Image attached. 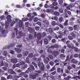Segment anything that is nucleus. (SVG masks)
Masks as SVG:
<instances>
[{
    "mask_svg": "<svg viewBox=\"0 0 80 80\" xmlns=\"http://www.w3.org/2000/svg\"><path fill=\"white\" fill-rule=\"evenodd\" d=\"M46 11L48 13H50L51 12V9H47V10H46Z\"/></svg>",
    "mask_w": 80,
    "mask_h": 80,
    "instance_id": "nucleus-41",
    "label": "nucleus"
},
{
    "mask_svg": "<svg viewBox=\"0 0 80 80\" xmlns=\"http://www.w3.org/2000/svg\"><path fill=\"white\" fill-rule=\"evenodd\" d=\"M38 18L37 17H35L33 19V21L35 22H36L37 21H38Z\"/></svg>",
    "mask_w": 80,
    "mask_h": 80,
    "instance_id": "nucleus-21",
    "label": "nucleus"
},
{
    "mask_svg": "<svg viewBox=\"0 0 80 80\" xmlns=\"http://www.w3.org/2000/svg\"><path fill=\"white\" fill-rule=\"evenodd\" d=\"M22 56V55L21 54H18L17 57L20 58Z\"/></svg>",
    "mask_w": 80,
    "mask_h": 80,
    "instance_id": "nucleus-42",
    "label": "nucleus"
},
{
    "mask_svg": "<svg viewBox=\"0 0 80 80\" xmlns=\"http://www.w3.org/2000/svg\"><path fill=\"white\" fill-rule=\"evenodd\" d=\"M78 56V55L77 54L74 55V57L75 58H77Z\"/></svg>",
    "mask_w": 80,
    "mask_h": 80,
    "instance_id": "nucleus-57",
    "label": "nucleus"
},
{
    "mask_svg": "<svg viewBox=\"0 0 80 80\" xmlns=\"http://www.w3.org/2000/svg\"><path fill=\"white\" fill-rule=\"evenodd\" d=\"M48 57L50 58L51 59H52L53 58V56H52V55H49L48 56Z\"/></svg>",
    "mask_w": 80,
    "mask_h": 80,
    "instance_id": "nucleus-45",
    "label": "nucleus"
},
{
    "mask_svg": "<svg viewBox=\"0 0 80 80\" xmlns=\"http://www.w3.org/2000/svg\"><path fill=\"white\" fill-rule=\"evenodd\" d=\"M68 20H67L66 21H65L64 23V25L65 26H67L68 25Z\"/></svg>",
    "mask_w": 80,
    "mask_h": 80,
    "instance_id": "nucleus-17",
    "label": "nucleus"
},
{
    "mask_svg": "<svg viewBox=\"0 0 80 80\" xmlns=\"http://www.w3.org/2000/svg\"><path fill=\"white\" fill-rule=\"evenodd\" d=\"M46 35H47V34L44 32H43L42 33V35H41L42 36V37L46 36Z\"/></svg>",
    "mask_w": 80,
    "mask_h": 80,
    "instance_id": "nucleus-35",
    "label": "nucleus"
},
{
    "mask_svg": "<svg viewBox=\"0 0 80 80\" xmlns=\"http://www.w3.org/2000/svg\"><path fill=\"white\" fill-rule=\"evenodd\" d=\"M19 26L21 28L23 26V23H22V20H20L19 21Z\"/></svg>",
    "mask_w": 80,
    "mask_h": 80,
    "instance_id": "nucleus-8",
    "label": "nucleus"
},
{
    "mask_svg": "<svg viewBox=\"0 0 80 80\" xmlns=\"http://www.w3.org/2000/svg\"><path fill=\"white\" fill-rule=\"evenodd\" d=\"M5 33V30H3L2 31V34H4Z\"/></svg>",
    "mask_w": 80,
    "mask_h": 80,
    "instance_id": "nucleus-52",
    "label": "nucleus"
},
{
    "mask_svg": "<svg viewBox=\"0 0 80 80\" xmlns=\"http://www.w3.org/2000/svg\"><path fill=\"white\" fill-rule=\"evenodd\" d=\"M67 44L68 45V47L69 48H71L72 49H73L74 48V47L73 46H72L71 47L70 46V41H68L67 42Z\"/></svg>",
    "mask_w": 80,
    "mask_h": 80,
    "instance_id": "nucleus-2",
    "label": "nucleus"
},
{
    "mask_svg": "<svg viewBox=\"0 0 80 80\" xmlns=\"http://www.w3.org/2000/svg\"><path fill=\"white\" fill-rule=\"evenodd\" d=\"M44 62L46 64H48V61L47 60L45 59L44 60Z\"/></svg>",
    "mask_w": 80,
    "mask_h": 80,
    "instance_id": "nucleus-43",
    "label": "nucleus"
},
{
    "mask_svg": "<svg viewBox=\"0 0 80 80\" xmlns=\"http://www.w3.org/2000/svg\"><path fill=\"white\" fill-rule=\"evenodd\" d=\"M73 7V5H70V6H67V8H66L67 10H70V8H72Z\"/></svg>",
    "mask_w": 80,
    "mask_h": 80,
    "instance_id": "nucleus-10",
    "label": "nucleus"
},
{
    "mask_svg": "<svg viewBox=\"0 0 80 80\" xmlns=\"http://www.w3.org/2000/svg\"><path fill=\"white\" fill-rule=\"evenodd\" d=\"M0 19H1V20H2L3 19H5V16H2L0 17Z\"/></svg>",
    "mask_w": 80,
    "mask_h": 80,
    "instance_id": "nucleus-30",
    "label": "nucleus"
},
{
    "mask_svg": "<svg viewBox=\"0 0 80 80\" xmlns=\"http://www.w3.org/2000/svg\"><path fill=\"white\" fill-rule=\"evenodd\" d=\"M30 67H31V68L33 70H34L35 69L34 67L33 66H32V65H30Z\"/></svg>",
    "mask_w": 80,
    "mask_h": 80,
    "instance_id": "nucleus-53",
    "label": "nucleus"
},
{
    "mask_svg": "<svg viewBox=\"0 0 80 80\" xmlns=\"http://www.w3.org/2000/svg\"><path fill=\"white\" fill-rule=\"evenodd\" d=\"M68 29H69V30L71 31H72L73 30V28L71 27H69L68 28Z\"/></svg>",
    "mask_w": 80,
    "mask_h": 80,
    "instance_id": "nucleus-27",
    "label": "nucleus"
},
{
    "mask_svg": "<svg viewBox=\"0 0 80 80\" xmlns=\"http://www.w3.org/2000/svg\"><path fill=\"white\" fill-rule=\"evenodd\" d=\"M68 38H69V40H72L73 39L72 37V36H68Z\"/></svg>",
    "mask_w": 80,
    "mask_h": 80,
    "instance_id": "nucleus-33",
    "label": "nucleus"
},
{
    "mask_svg": "<svg viewBox=\"0 0 80 80\" xmlns=\"http://www.w3.org/2000/svg\"><path fill=\"white\" fill-rule=\"evenodd\" d=\"M56 73V71H53V72H51V74L53 75H54Z\"/></svg>",
    "mask_w": 80,
    "mask_h": 80,
    "instance_id": "nucleus-46",
    "label": "nucleus"
},
{
    "mask_svg": "<svg viewBox=\"0 0 80 80\" xmlns=\"http://www.w3.org/2000/svg\"><path fill=\"white\" fill-rule=\"evenodd\" d=\"M22 20L23 21H26L28 20V18H27L26 19H24V18L22 19Z\"/></svg>",
    "mask_w": 80,
    "mask_h": 80,
    "instance_id": "nucleus-32",
    "label": "nucleus"
},
{
    "mask_svg": "<svg viewBox=\"0 0 80 80\" xmlns=\"http://www.w3.org/2000/svg\"><path fill=\"white\" fill-rule=\"evenodd\" d=\"M56 41L54 39H52V43H55Z\"/></svg>",
    "mask_w": 80,
    "mask_h": 80,
    "instance_id": "nucleus-50",
    "label": "nucleus"
},
{
    "mask_svg": "<svg viewBox=\"0 0 80 80\" xmlns=\"http://www.w3.org/2000/svg\"><path fill=\"white\" fill-rule=\"evenodd\" d=\"M49 32L50 33H52V29L51 28H49Z\"/></svg>",
    "mask_w": 80,
    "mask_h": 80,
    "instance_id": "nucleus-15",
    "label": "nucleus"
},
{
    "mask_svg": "<svg viewBox=\"0 0 80 80\" xmlns=\"http://www.w3.org/2000/svg\"><path fill=\"white\" fill-rule=\"evenodd\" d=\"M59 29V27H56L55 28H54L53 29L54 30H58Z\"/></svg>",
    "mask_w": 80,
    "mask_h": 80,
    "instance_id": "nucleus-26",
    "label": "nucleus"
},
{
    "mask_svg": "<svg viewBox=\"0 0 80 80\" xmlns=\"http://www.w3.org/2000/svg\"><path fill=\"white\" fill-rule=\"evenodd\" d=\"M59 54L58 51H54L53 52V55L55 57L57 56Z\"/></svg>",
    "mask_w": 80,
    "mask_h": 80,
    "instance_id": "nucleus-3",
    "label": "nucleus"
},
{
    "mask_svg": "<svg viewBox=\"0 0 80 80\" xmlns=\"http://www.w3.org/2000/svg\"><path fill=\"white\" fill-rule=\"evenodd\" d=\"M54 14L55 15L58 16L59 15V12L57 11H55L53 12Z\"/></svg>",
    "mask_w": 80,
    "mask_h": 80,
    "instance_id": "nucleus-13",
    "label": "nucleus"
},
{
    "mask_svg": "<svg viewBox=\"0 0 80 80\" xmlns=\"http://www.w3.org/2000/svg\"><path fill=\"white\" fill-rule=\"evenodd\" d=\"M62 2H63L62 0H59V4H61L62 3Z\"/></svg>",
    "mask_w": 80,
    "mask_h": 80,
    "instance_id": "nucleus-40",
    "label": "nucleus"
},
{
    "mask_svg": "<svg viewBox=\"0 0 80 80\" xmlns=\"http://www.w3.org/2000/svg\"><path fill=\"white\" fill-rule=\"evenodd\" d=\"M14 30L16 31V35H17V31H18V29H17V28H15Z\"/></svg>",
    "mask_w": 80,
    "mask_h": 80,
    "instance_id": "nucleus-51",
    "label": "nucleus"
},
{
    "mask_svg": "<svg viewBox=\"0 0 80 80\" xmlns=\"http://www.w3.org/2000/svg\"><path fill=\"white\" fill-rule=\"evenodd\" d=\"M14 49L17 53H21L22 51L21 49L17 48H15Z\"/></svg>",
    "mask_w": 80,
    "mask_h": 80,
    "instance_id": "nucleus-6",
    "label": "nucleus"
},
{
    "mask_svg": "<svg viewBox=\"0 0 80 80\" xmlns=\"http://www.w3.org/2000/svg\"><path fill=\"white\" fill-rule=\"evenodd\" d=\"M49 64L52 66L54 64V63L52 62H49Z\"/></svg>",
    "mask_w": 80,
    "mask_h": 80,
    "instance_id": "nucleus-29",
    "label": "nucleus"
},
{
    "mask_svg": "<svg viewBox=\"0 0 80 80\" xmlns=\"http://www.w3.org/2000/svg\"><path fill=\"white\" fill-rule=\"evenodd\" d=\"M35 75H30V78H32L33 79H35L36 78V77H38V74L37 73H35Z\"/></svg>",
    "mask_w": 80,
    "mask_h": 80,
    "instance_id": "nucleus-1",
    "label": "nucleus"
},
{
    "mask_svg": "<svg viewBox=\"0 0 80 80\" xmlns=\"http://www.w3.org/2000/svg\"><path fill=\"white\" fill-rule=\"evenodd\" d=\"M35 28L36 30H38L40 29V27L38 26H36L35 27Z\"/></svg>",
    "mask_w": 80,
    "mask_h": 80,
    "instance_id": "nucleus-19",
    "label": "nucleus"
},
{
    "mask_svg": "<svg viewBox=\"0 0 80 80\" xmlns=\"http://www.w3.org/2000/svg\"><path fill=\"white\" fill-rule=\"evenodd\" d=\"M78 63V61L77 60H76L74 62H72V63H74V64H76Z\"/></svg>",
    "mask_w": 80,
    "mask_h": 80,
    "instance_id": "nucleus-62",
    "label": "nucleus"
},
{
    "mask_svg": "<svg viewBox=\"0 0 80 80\" xmlns=\"http://www.w3.org/2000/svg\"><path fill=\"white\" fill-rule=\"evenodd\" d=\"M45 8H48V5L47 4H46L44 6Z\"/></svg>",
    "mask_w": 80,
    "mask_h": 80,
    "instance_id": "nucleus-49",
    "label": "nucleus"
},
{
    "mask_svg": "<svg viewBox=\"0 0 80 80\" xmlns=\"http://www.w3.org/2000/svg\"><path fill=\"white\" fill-rule=\"evenodd\" d=\"M54 19L55 20L57 21L58 20V17H57L55 16L54 17Z\"/></svg>",
    "mask_w": 80,
    "mask_h": 80,
    "instance_id": "nucleus-48",
    "label": "nucleus"
},
{
    "mask_svg": "<svg viewBox=\"0 0 80 80\" xmlns=\"http://www.w3.org/2000/svg\"><path fill=\"white\" fill-rule=\"evenodd\" d=\"M29 38L30 39H32V36L31 35H29Z\"/></svg>",
    "mask_w": 80,
    "mask_h": 80,
    "instance_id": "nucleus-55",
    "label": "nucleus"
},
{
    "mask_svg": "<svg viewBox=\"0 0 80 80\" xmlns=\"http://www.w3.org/2000/svg\"><path fill=\"white\" fill-rule=\"evenodd\" d=\"M16 7L17 8H21V6L20 5H16Z\"/></svg>",
    "mask_w": 80,
    "mask_h": 80,
    "instance_id": "nucleus-38",
    "label": "nucleus"
},
{
    "mask_svg": "<svg viewBox=\"0 0 80 80\" xmlns=\"http://www.w3.org/2000/svg\"><path fill=\"white\" fill-rule=\"evenodd\" d=\"M11 62L14 63H16L18 62V60L15 58H12L11 59Z\"/></svg>",
    "mask_w": 80,
    "mask_h": 80,
    "instance_id": "nucleus-5",
    "label": "nucleus"
},
{
    "mask_svg": "<svg viewBox=\"0 0 80 80\" xmlns=\"http://www.w3.org/2000/svg\"><path fill=\"white\" fill-rule=\"evenodd\" d=\"M60 57L61 58H62L64 57H65V56L63 54H61L60 55Z\"/></svg>",
    "mask_w": 80,
    "mask_h": 80,
    "instance_id": "nucleus-28",
    "label": "nucleus"
},
{
    "mask_svg": "<svg viewBox=\"0 0 80 80\" xmlns=\"http://www.w3.org/2000/svg\"><path fill=\"white\" fill-rule=\"evenodd\" d=\"M44 43L45 44H47L48 43V41L47 39H45L44 40Z\"/></svg>",
    "mask_w": 80,
    "mask_h": 80,
    "instance_id": "nucleus-12",
    "label": "nucleus"
},
{
    "mask_svg": "<svg viewBox=\"0 0 80 80\" xmlns=\"http://www.w3.org/2000/svg\"><path fill=\"white\" fill-rule=\"evenodd\" d=\"M1 80H6V78L3 77H2L1 78Z\"/></svg>",
    "mask_w": 80,
    "mask_h": 80,
    "instance_id": "nucleus-64",
    "label": "nucleus"
},
{
    "mask_svg": "<svg viewBox=\"0 0 80 80\" xmlns=\"http://www.w3.org/2000/svg\"><path fill=\"white\" fill-rule=\"evenodd\" d=\"M71 21H73L75 20V18H74L73 17H72L70 19Z\"/></svg>",
    "mask_w": 80,
    "mask_h": 80,
    "instance_id": "nucleus-39",
    "label": "nucleus"
},
{
    "mask_svg": "<svg viewBox=\"0 0 80 80\" xmlns=\"http://www.w3.org/2000/svg\"><path fill=\"white\" fill-rule=\"evenodd\" d=\"M72 3H71L70 4V5H69V4H66V3H65L64 4H63V6L64 7H66V6H70L71 5H72Z\"/></svg>",
    "mask_w": 80,
    "mask_h": 80,
    "instance_id": "nucleus-14",
    "label": "nucleus"
},
{
    "mask_svg": "<svg viewBox=\"0 0 80 80\" xmlns=\"http://www.w3.org/2000/svg\"><path fill=\"white\" fill-rule=\"evenodd\" d=\"M33 56V54L32 53H31L29 55L28 57H30V58H32V57Z\"/></svg>",
    "mask_w": 80,
    "mask_h": 80,
    "instance_id": "nucleus-44",
    "label": "nucleus"
},
{
    "mask_svg": "<svg viewBox=\"0 0 80 80\" xmlns=\"http://www.w3.org/2000/svg\"><path fill=\"white\" fill-rule=\"evenodd\" d=\"M59 12L61 13H62L63 12V10L61 8L59 9Z\"/></svg>",
    "mask_w": 80,
    "mask_h": 80,
    "instance_id": "nucleus-34",
    "label": "nucleus"
},
{
    "mask_svg": "<svg viewBox=\"0 0 80 80\" xmlns=\"http://www.w3.org/2000/svg\"><path fill=\"white\" fill-rule=\"evenodd\" d=\"M36 24L38 25H39V26L41 25V22H38L37 23H36Z\"/></svg>",
    "mask_w": 80,
    "mask_h": 80,
    "instance_id": "nucleus-47",
    "label": "nucleus"
},
{
    "mask_svg": "<svg viewBox=\"0 0 80 80\" xmlns=\"http://www.w3.org/2000/svg\"><path fill=\"white\" fill-rule=\"evenodd\" d=\"M47 52L48 53L51 54L52 53V51L50 49H48L47 50Z\"/></svg>",
    "mask_w": 80,
    "mask_h": 80,
    "instance_id": "nucleus-22",
    "label": "nucleus"
},
{
    "mask_svg": "<svg viewBox=\"0 0 80 80\" xmlns=\"http://www.w3.org/2000/svg\"><path fill=\"white\" fill-rule=\"evenodd\" d=\"M49 7L51 8H52L53 9H54V7L52 4L50 5V6H49Z\"/></svg>",
    "mask_w": 80,
    "mask_h": 80,
    "instance_id": "nucleus-36",
    "label": "nucleus"
},
{
    "mask_svg": "<svg viewBox=\"0 0 80 80\" xmlns=\"http://www.w3.org/2000/svg\"><path fill=\"white\" fill-rule=\"evenodd\" d=\"M37 38L38 40H40L41 39V34H40V33L38 34Z\"/></svg>",
    "mask_w": 80,
    "mask_h": 80,
    "instance_id": "nucleus-11",
    "label": "nucleus"
},
{
    "mask_svg": "<svg viewBox=\"0 0 80 80\" xmlns=\"http://www.w3.org/2000/svg\"><path fill=\"white\" fill-rule=\"evenodd\" d=\"M11 16L8 15L7 16V21L8 22H11Z\"/></svg>",
    "mask_w": 80,
    "mask_h": 80,
    "instance_id": "nucleus-4",
    "label": "nucleus"
},
{
    "mask_svg": "<svg viewBox=\"0 0 80 80\" xmlns=\"http://www.w3.org/2000/svg\"><path fill=\"white\" fill-rule=\"evenodd\" d=\"M55 69H56L55 66H54V67L53 68H52L51 69L50 71L51 72H52L53 71L55 70Z\"/></svg>",
    "mask_w": 80,
    "mask_h": 80,
    "instance_id": "nucleus-18",
    "label": "nucleus"
},
{
    "mask_svg": "<svg viewBox=\"0 0 80 80\" xmlns=\"http://www.w3.org/2000/svg\"><path fill=\"white\" fill-rule=\"evenodd\" d=\"M54 45L55 47V48H57L58 47V46L57 44H55Z\"/></svg>",
    "mask_w": 80,
    "mask_h": 80,
    "instance_id": "nucleus-58",
    "label": "nucleus"
},
{
    "mask_svg": "<svg viewBox=\"0 0 80 80\" xmlns=\"http://www.w3.org/2000/svg\"><path fill=\"white\" fill-rule=\"evenodd\" d=\"M59 21L61 22L63 21L64 20V18L62 17H61L58 19Z\"/></svg>",
    "mask_w": 80,
    "mask_h": 80,
    "instance_id": "nucleus-9",
    "label": "nucleus"
},
{
    "mask_svg": "<svg viewBox=\"0 0 80 80\" xmlns=\"http://www.w3.org/2000/svg\"><path fill=\"white\" fill-rule=\"evenodd\" d=\"M52 4H53V5L55 6H57L58 4L57 2H53Z\"/></svg>",
    "mask_w": 80,
    "mask_h": 80,
    "instance_id": "nucleus-25",
    "label": "nucleus"
},
{
    "mask_svg": "<svg viewBox=\"0 0 80 80\" xmlns=\"http://www.w3.org/2000/svg\"><path fill=\"white\" fill-rule=\"evenodd\" d=\"M29 54V52L27 51H23V55L24 56H27V55Z\"/></svg>",
    "mask_w": 80,
    "mask_h": 80,
    "instance_id": "nucleus-7",
    "label": "nucleus"
},
{
    "mask_svg": "<svg viewBox=\"0 0 80 80\" xmlns=\"http://www.w3.org/2000/svg\"><path fill=\"white\" fill-rule=\"evenodd\" d=\"M40 69L42 71H44V65H43V66L41 67L40 68Z\"/></svg>",
    "mask_w": 80,
    "mask_h": 80,
    "instance_id": "nucleus-20",
    "label": "nucleus"
},
{
    "mask_svg": "<svg viewBox=\"0 0 80 80\" xmlns=\"http://www.w3.org/2000/svg\"><path fill=\"white\" fill-rule=\"evenodd\" d=\"M65 50L64 49H62L61 50V52L62 53H64Z\"/></svg>",
    "mask_w": 80,
    "mask_h": 80,
    "instance_id": "nucleus-54",
    "label": "nucleus"
},
{
    "mask_svg": "<svg viewBox=\"0 0 80 80\" xmlns=\"http://www.w3.org/2000/svg\"><path fill=\"white\" fill-rule=\"evenodd\" d=\"M51 24L52 26H55L56 25L55 22L52 21L51 22Z\"/></svg>",
    "mask_w": 80,
    "mask_h": 80,
    "instance_id": "nucleus-24",
    "label": "nucleus"
},
{
    "mask_svg": "<svg viewBox=\"0 0 80 80\" xmlns=\"http://www.w3.org/2000/svg\"><path fill=\"white\" fill-rule=\"evenodd\" d=\"M59 27H60L62 29H63V26L61 24L59 25Z\"/></svg>",
    "mask_w": 80,
    "mask_h": 80,
    "instance_id": "nucleus-61",
    "label": "nucleus"
},
{
    "mask_svg": "<svg viewBox=\"0 0 80 80\" xmlns=\"http://www.w3.org/2000/svg\"><path fill=\"white\" fill-rule=\"evenodd\" d=\"M57 72H61V69L60 68H57Z\"/></svg>",
    "mask_w": 80,
    "mask_h": 80,
    "instance_id": "nucleus-23",
    "label": "nucleus"
},
{
    "mask_svg": "<svg viewBox=\"0 0 80 80\" xmlns=\"http://www.w3.org/2000/svg\"><path fill=\"white\" fill-rule=\"evenodd\" d=\"M3 54L4 56H6L8 54L7 51H4Z\"/></svg>",
    "mask_w": 80,
    "mask_h": 80,
    "instance_id": "nucleus-16",
    "label": "nucleus"
},
{
    "mask_svg": "<svg viewBox=\"0 0 80 80\" xmlns=\"http://www.w3.org/2000/svg\"><path fill=\"white\" fill-rule=\"evenodd\" d=\"M74 29L75 30H76L78 28V25H75L73 26Z\"/></svg>",
    "mask_w": 80,
    "mask_h": 80,
    "instance_id": "nucleus-31",
    "label": "nucleus"
},
{
    "mask_svg": "<svg viewBox=\"0 0 80 80\" xmlns=\"http://www.w3.org/2000/svg\"><path fill=\"white\" fill-rule=\"evenodd\" d=\"M33 14L35 16H37V14L36 12H33Z\"/></svg>",
    "mask_w": 80,
    "mask_h": 80,
    "instance_id": "nucleus-63",
    "label": "nucleus"
},
{
    "mask_svg": "<svg viewBox=\"0 0 80 80\" xmlns=\"http://www.w3.org/2000/svg\"><path fill=\"white\" fill-rule=\"evenodd\" d=\"M74 50L76 51H78V49L77 48H75Z\"/></svg>",
    "mask_w": 80,
    "mask_h": 80,
    "instance_id": "nucleus-56",
    "label": "nucleus"
},
{
    "mask_svg": "<svg viewBox=\"0 0 80 80\" xmlns=\"http://www.w3.org/2000/svg\"><path fill=\"white\" fill-rule=\"evenodd\" d=\"M58 62V60H55L54 61V62L55 63H57Z\"/></svg>",
    "mask_w": 80,
    "mask_h": 80,
    "instance_id": "nucleus-60",
    "label": "nucleus"
},
{
    "mask_svg": "<svg viewBox=\"0 0 80 80\" xmlns=\"http://www.w3.org/2000/svg\"><path fill=\"white\" fill-rule=\"evenodd\" d=\"M71 35L72 36V37H75V35L74 34V33L73 32H72L71 33Z\"/></svg>",
    "mask_w": 80,
    "mask_h": 80,
    "instance_id": "nucleus-37",
    "label": "nucleus"
},
{
    "mask_svg": "<svg viewBox=\"0 0 80 80\" xmlns=\"http://www.w3.org/2000/svg\"><path fill=\"white\" fill-rule=\"evenodd\" d=\"M41 17L42 18H44L45 17V14H42Z\"/></svg>",
    "mask_w": 80,
    "mask_h": 80,
    "instance_id": "nucleus-59",
    "label": "nucleus"
}]
</instances>
